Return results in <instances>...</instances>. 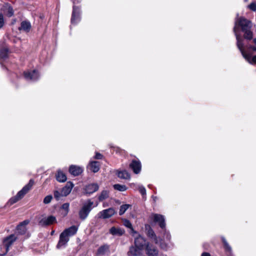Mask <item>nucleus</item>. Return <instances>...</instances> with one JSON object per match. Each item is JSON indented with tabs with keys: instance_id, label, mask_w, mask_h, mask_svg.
Listing matches in <instances>:
<instances>
[{
	"instance_id": "nucleus-30",
	"label": "nucleus",
	"mask_w": 256,
	"mask_h": 256,
	"mask_svg": "<svg viewBox=\"0 0 256 256\" xmlns=\"http://www.w3.org/2000/svg\"><path fill=\"white\" fill-rule=\"evenodd\" d=\"M69 206L70 204L68 203H64L61 206V210H62V214L66 216L68 212L69 211Z\"/></svg>"
},
{
	"instance_id": "nucleus-7",
	"label": "nucleus",
	"mask_w": 256,
	"mask_h": 256,
	"mask_svg": "<svg viewBox=\"0 0 256 256\" xmlns=\"http://www.w3.org/2000/svg\"><path fill=\"white\" fill-rule=\"evenodd\" d=\"M99 186L96 183H92L86 184L84 188V194H90L98 190Z\"/></svg>"
},
{
	"instance_id": "nucleus-29",
	"label": "nucleus",
	"mask_w": 256,
	"mask_h": 256,
	"mask_svg": "<svg viewBox=\"0 0 256 256\" xmlns=\"http://www.w3.org/2000/svg\"><path fill=\"white\" fill-rule=\"evenodd\" d=\"M109 196V191L107 190H103L100 195L98 196V198L100 201H102Z\"/></svg>"
},
{
	"instance_id": "nucleus-3",
	"label": "nucleus",
	"mask_w": 256,
	"mask_h": 256,
	"mask_svg": "<svg viewBox=\"0 0 256 256\" xmlns=\"http://www.w3.org/2000/svg\"><path fill=\"white\" fill-rule=\"evenodd\" d=\"M93 204L94 202L90 200H87L83 204L78 212L79 217L81 220H84L88 217L92 208Z\"/></svg>"
},
{
	"instance_id": "nucleus-17",
	"label": "nucleus",
	"mask_w": 256,
	"mask_h": 256,
	"mask_svg": "<svg viewBox=\"0 0 256 256\" xmlns=\"http://www.w3.org/2000/svg\"><path fill=\"white\" fill-rule=\"evenodd\" d=\"M130 166L136 174L140 173L141 170V164L139 161L133 160Z\"/></svg>"
},
{
	"instance_id": "nucleus-40",
	"label": "nucleus",
	"mask_w": 256,
	"mask_h": 256,
	"mask_svg": "<svg viewBox=\"0 0 256 256\" xmlns=\"http://www.w3.org/2000/svg\"><path fill=\"white\" fill-rule=\"evenodd\" d=\"M130 234L134 236V238L138 237V236H140V234L136 232L135 231L133 228L132 227V228H130Z\"/></svg>"
},
{
	"instance_id": "nucleus-34",
	"label": "nucleus",
	"mask_w": 256,
	"mask_h": 256,
	"mask_svg": "<svg viewBox=\"0 0 256 256\" xmlns=\"http://www.w3.org/2000/svg\"><path fill=\"white\" fill-rule=\"evenodd\" d=\"M130 206V205L128 204H124L120 206V210L119 211L120 215L123 214Z\"/></svg>"
},
{
	"instance_id": "nucleus-4",
	"label": "nucleus",
	"mask_w": 256,
	"mask_h": 256,
	"mask_svg": "<svg viewBox=\"0 0 256 256\" xmlns=\"http://www.w3.org/2000/svg\"><path fill=\"white\" fill-rule=\"evenodd\" d=\"M237 46L240 51L244 58L250 64H256V56H252L249 53L244 50V44L240 42V39L238 37Z\"/></svg>"
},
{
	"instance_id": "nucleus-41",
	"label": "nucleus",
	"mask_w": 256,
	"mask_h": 256,
	"mask_svg": "<svg viewBox=\"0 0 256 256\" xmlns=\"http://www.w3.org/2000/svg\"><path fill=\"white\" fill-rule=\"evenodd\" d=\"M248 6L250 10H254V11L256 10V4L254 2H252V3L250 4Z\"/></svg>"
},
{
	"instance_id": "nucleus-38",
	"label": "nucleus",
	"mask_w": 256,
	"mask_h": 256,
	"mask_svg": "<svg viewBox=\"0 0 256 256\" xmlns=\"http://www.w3.org/2000/svg\"><path fill=\"white\" fill-rule=\"evenodd\" d=\"M52 199V196L48 195L44 198L43 202L44 204H48L50 202Z\"/></svg>"
},
{
	"instance_id": "nucleus-26",
	"label": "nucleus",
	"mask_w": 256,
	"mask_h": 256,
	"mask_svg": "<svg viewBox=\"0 0 256 256\" xmlns=\"http://www.w3.org/2000/svg\"><path fill=\"white\" fill-rule=\"evenodd\" d=\"M56 178L58 182H66L67 179L66 174L60 170L58 171L57 174H56Z\"/></svg>"
},
{
	"instance_id": "nucleus-44",
	"label": "nucleus",
	"mask_w": 256,
	"mask_h": 256,
	"mask_svg": "<svg viewBox=\"0 0 256 256\" xmlns=\"http://www.w3.org/2000/svg\"><path fill=\"white\" fill-rule=\"evenodd\" d=\"M253 42L255 46H251L250 48H252L254 51H256V38H254L253 40Z\"/></svg>"
},
{
	"instance_id": "nucleus-13",
	"label": "nucleus",
	"mask_w": 256,
	"mask_h": 256,
	"mask_svg": "<svg viewBox=\"0 0 256 256\" xmlns=\"http://www.w3.org/2000/svg\"><path fill=\"white\" fill-rule=\"evenodd\" d=\"M83 172V168L76 165H71L69 168V172L74 176L81 174Z\"/></svg>"
},
{
	"instance_id": "nucleus-39",
	"label": "nucleus",
	"mask_w": 256,
	"mask_h": 256,
	"mask_svg": "<svg viewBox=\"0 0 256 256\" xmlns=\"http://www.w3.org/2000/svg\"><path fill=\"white\" fill-rule=\"evenodd\" d=\"M123 224L125 226L129 228H130L132 227L131 222L128 220H123Z\"/></svg>"
},
{
	"instance_id": "nucleus-15",
	"label": "nucleus",
	"mask_w": 256,
	"mask_h": 256,
	"mask_svg": "<svg viewBox=\"0 0 256 256\" xmlns=\"http://www.w3.org/2000/svg\"><path fill=\"white\" fill-rule=\"evenodd\" d=\"M68 240V238L62 232L60 236V240L56 246L57 248H60L65 246Z\"/></svg>"
},
{
	"instance_id": "nucleus-43",
	"label": "nucleus",
	"mask_w": 256,
	"mask_h": 256,
	"mask_svg": "<svg viewBox=\"0 0 256 256\" xmlns=\"http://www.w3.org/2000/svg\"><path fill=\"white\" fill-rule=\"evenodd\" d=\"M138 186H140V184H138L135 183H131L130 184V186L134 190H138Z\"/></svg>"
},
{
	"instance_id": "nucleus-33",
	"label": "nucleus",
	"mask_w": 256,
	"mask_h": 256,
	"mask_svg": "<svg viewBox=\"0 0 256 256\" xmlns=\"http://www.w3.org/2000/svg\"><path fill=\"white\" fill-rule=\"evenodd\" d=\"M108 250V246L104 245L100 246L98 250V253L99 254H103Z\"/></svg>"
},
{
	"instance_id": "nucleus-12",
	"label": "nucleus",
	"mask_w": 256,
	"mask_h": 256,
	"mask_svg": "<svg viewBox=\"0 0 256 256\" xmlns=\"http://www.w3.org/2000/svg\"><path fill=\"white\" fill-rule=\"evenodd\" d=\"M109 232L114 236H120L124 234L125 230L119 227L112 226L109 230Z\"/></svg>"
},
{
	"instance_id": "nucleus-8",
	"label": "nucleus",
	"mask_w": 256,
	"mask_h": 256,
	"mask_svg": "<svg viewBox=\"0 0 256 256\" xmlns=\"http://www.w3.org/2000/svg\"><path fill=\"white\" fill-rule=\"evenodd\" d=\"M150 218L152 220H153L154 222H158L162 228H165L166 224L164 222V216H163L158 214H152L150 216Z\"/></svg>"
},
{
	"instance_id": "nucleus-46",
	"label": "nucleus",
	"mask_w": 256,
	"mask_h": 256,
	"mask_svg": "<svg viewBox=\"0 0 256 256\" xmlns=\"http://www.w3.org/2000/svg\"><path fill=\"white\" fill-rule=\"evenodd\" d=\"M165 234H166V238L168 240H170V234H169V232H166L165 233Z\"/></svg>"
},
{
	"instance_id": "nucleus-2",
	"label": "nucleus",
	"mask_w": 256,
	"mask_h": 256,
	"mask_svg": "<svg viewBox=\"0 0 256 256\" xmlns=\"http://www.w3.org/2000/svg\"><path fill=\"white\" fill-rule=\"evenodd\" d=\"M34 184V181L30 180L29 182L25 186L22 190L18 192L16 196L12 198L8 202V204L12 205L22 199L24 196L32 188Z\"/></svg>"
},
{
	"instance_id": "nucleus-27",
	"label": "nucleus",
	"mask_w": 256,
	"mask_h": 256,
	"mask_svg": "<svg viewBox=\"0 0 256 256\" xmlns=\"http://www.w3.org/2000/svg\"><path fill=\"white\" fill-rule=\"evenodd\" d=\"M31 28V24L30 22L27 21H23L21 22L20 30H22L26 32H28Z\"/></svg>"
},
{
	"instance_id": "nucleus-35",
	"label": "nucleus",
	"mask_w": 256,
	"mask_h": 256,
	"mask_svg": "<svg viewBox=\"0 0 256 256\" xmlns=\"http://www.w3.org/2000/svg\"><path fill=\"white\" fill-rule=\"evenodd\" d=\"M138 190H139L142 196H144L146 194V190L143 186H138Z\"/></svg>"
},
{
	"instance_id": "nucleus-11",
	"label": "nucleus",
	"mask_w": 256,
	"mask_h": 256,
	"mask_svg": "<svg viewBox=\"0 0 256 256\" xmlns=\"http://www.w3.org/2000/svg\"><path fill=\"white\" fill-rule=\"evenodd\" d=\"M56 222V218L54 216H50L42 218L39 222V224L42 226H48Z\"/></svg>"
},
{
	"instance_id": "nucleus-14",
	"label": "nucleus",
	"mask_w": 256,
	"mask_h": 256,
	"mask_svg": "<svg viewBox=\"0 0 256 256\" xmlns=\"http://www.w3.org/2000/svg\"><path fill=\"white\" fill-rule=\"evenodd\" d=\"M24 76L26 80H36L39 77L38 74L36 70L32 72H26L24 73Z\"/></svg>"
},
{
	"instance_id": "nucleus-5",
	"label": "nucleus",
	"mask_w": 256,
	"mask_h": 256,
	"mask_svg": "<svg viewBox=\"0 0 256 256\" xmlns=\"http://www.w3.org/2000/svg\"><path fill=\"white\" fill-rule=\"evenodd\" d=\"M16 240V238L14 235H10L4 240L2 244L0 246V256L4 255L8 252L9 247Z\"/></svg>"
},
{
	"instance_id": "nucleus-1",
	"label": "nucleus",
	"mask_w": 256,
	"mask_h": 256,
	"mask_svg": "<svg viewBox=\"0 0 256 256\" xmlns=\"http://www.w3.org/2000/svg\"><path fill=\"white\" fill-rule=\"evenodd\" d=\"M238 26L241 28L242 30L244 32V37L246 39L250 40L252 38V32L251 31L252 24L250 20L243 17H240V18H237L235 21L234 31L236 36V40L238 41V37L240 39V42L243 44L242 39L237 32V29Z\"/></svg>"
},
{
	"instance_id": "nucleus-9",
	"label": "nucleus",
	"mask_w": 256,
	"mask_h": 256,
	"mask_svg": "<svg viewBox=\"0 0 256 256\" xmlns=\"http://www.w3.org/2000/svg\"><path fill=\"white\" fill-rule=\"evenodd\" d=\"M115 212H116L114 208H110L100 212L98 214V217L104 219L108 218L112 216Z\"/></svg>"
},
{
	"instance_id": "nucleus-23",
	"label": "nucleus",
	"mask_w": 256,
	"mask_h": 256,
	"mask_svg": "<svg viewBox=\"0 0 256 256\" xmlns=\"http://www.w3.org/2000/svg\"><path fill=\"white\" fill-rule=\"evenodd\" d=\"M79 8L75 6H74L72 17L71 20L72 23L74 24L76 22V21H78L79 20Z\"/></svg>"
},
{
	"instance_id": "nucleus-37",
	"label": "nucleus",
	"mask_w": 256,
	"mask_h": 256,
	"mask_svg": "<svg viewBox=\"0 0 256 256\" xmlns=\"http://www.w3.org/2000/svg\"><path fill=\"white\" fill-rule=\"evenodd\" d=\"M54 197L57 200H58L62 196H64L63 195H62V192H59L58 190H54Z\"/></svg>"
},
{
	"instance_id": "nucleus-21",
	"label": "nucleus",
	"mask_w": 256,
	"mask_h": 256,
	"mask_svg": "<svg viewBox=\"0 0 256 256\" xmlns=\"http://www.w3.org/2000/svg\"><path fill=\"white\" fill-rule=\"evenodd\" d=\"M4 12L8 17H11L14 14V10L11 6L8 4H5L2 8Z\"/></svg>"
},
{
	"instance_id": "nucleus-19",
	"label": "nucleus",
	"mask_w": 256,
	"mask_h": 256,
	"mask_svg": "<svg viewBox=\"0 0 256 256\" xmlns=\"http://www.w3.org/2000/svg\"><path fill=\"white\" fill-rule=\"evenodd\" d=\"M74 184L71 182H68L66 185L62 189V195L66 196H68L72 191Z\"/></svg>"
},
{
	"instance_id": "nucleus-25",
	"label": "nucleus",
	"mask_w": 256,
	"mask_h": 256,
	"mask_svg": "<svg viewBox=\"0 0 256 256\" xmlns=\"http://www.w3.org/2000/svg\"><path fill=\"white\" fill-rule=\"evenodd\" d=\"M145 244L144 239L140 235L135 238L134 240V245L136 246L140 247L141 249H142L143 246Z\"/></svg>"
},
{
	"instance_id": "nucleus-42",
	"label": "nucleus",
	"mask_w": 256,
	"mask_h": 256,
	"mask_svg": "<svg viewBox=\"0 0 256 256\" xmlns=\"http://www.w3.org/2000/svg\"><path fill=\"white\" fill-rule=\"evenodd\" d=\"M4 24V16L2 14H0V28H1Z\"/></svg>"
},
{
	"instance_id": "nucleus-10",
	"label": "nucleus",
	"mask_w": 256,
	"mask_h": 256,
	"mask_svg": "<svg viewBox=\"0 0 256 256\" xmlns=\"http://www.w3.org/2000/svg\"><path fill=\"white\" fill-rule=\"evenodd\" d=\"M145 228H146V229L148 230V232H147L148 236L150 238H153L154 241V242L156 244H160V245L162 247V248H164V245H163L162 243L160 242V240L156 237L154 232L151 228L150 226L148 225H146Z\"/></svg>"
},
{
	"instance_id": "nucleus-20",
	"label": "nucleus",
	"mask_w": 256,
	"mask_h": 256,
	"mask_svg": "<svg viewBox=\"0 0 256 256\" xmlns=\"http://www.w3.org/2000/svg\"><path fill=\"white\" fill-rule=\"evenodd\" d=\"M142 249L140 247L132 246L130 248V250L128 252V256H136L140 254L141 252Z\"/></svg>"
},
{
	"instance_id": "nucleus-6",
	"label": "nucleus",
	"mask_w": 256,
	"mask_h": 256,
	"mask_svg": "<svg viewBox=\"0 0 256 256\" xmlns=\"http://www.w3.org/2000/svg\"><path fill=\"white\" fill-rule=\"evenodd\" d=\"M145 252L148 256H158L159 251L158 248L152 244L148 243L145 246Z\"/></svg>"
},
{
	"instance_id": "nucleus-18",
	"label": "nucleus",
	"mask_w": 256,
	"mask_h": 256,
	"mask_svg": "<svg viewBox=\"0 0 256 256\" xmlns=\"http://www.w3.org/2000/svg\"><path fill=\"white\" fill-rule=\"evenodd\" d=\"M78 230V226H72L66 229L62 232V233L64 234H65L66 236H68H68H70L74 235L76 233Z\"/></svg>"
},
{
	"instance_id": "nucleus-48",
	"label": "nucleus",
	"mask_w": 256,
	"mask_h": 256,
	"mask_svg": "<svg viewBox=\"0 0 256 256\" xmlns=\"http://www.w3.org/2000/svg\"><path fill=\"white\" fill-rule=\"evenodd\" d=\"M248 0H244L245 2H248Z\"/></svg>"
},
{
	"instance_id": "nucleus-24",
	"label": "nucleus",
	"mask_w": 256,
	"mask_h": 256,
	"mask_svg": "<svg viewBox=\"0 0 256 256\" xmlns=\"http://www.w3.org/2000/svg\"><path fill=\"white\" fill-rule=\"evenodd\" d=\"M88 168L92 172H96L100 170V164L98 162H90Z\"/></svg>"
},
{
	"instance_id": "nucleus-31",
	"label": "nucleus",
	"mask_w": 256,
	"mask_h": 256,
	"mask_svg": "<svg viewBox=\"0 0 256 256\" xmlns=\"http://www.w3.org/2000/svg\"><path fill=\"white\" fill-rule=\"evenodd\" d=\"M114 188L120 192H124L127 190V187L124 184H116L114 185Z\"/></svg>"
},
{
	"instance_id": "nucleus-36",
	"label": "nucleus",
	"mask_w": 256,
	"mask_h": 256,
	"mask_svg": "<svg viewBox=\"0 0 256 256\" xmlns=\"http://www.w3.org/2000/svg\"><path fill=\"white\" fill-rule=\"evenodd\" d=\"M222 242L224 244V248H225L226 250L228 252H230L232 251L231 247L228 244L227 242L226 239L224 238H222Z\"/></svg>"
},
{
	"instance_id": "nucleus-47",
	"label": "nucleus",
	"mask_w": 256,
	"mask_h": 256,
	"mask_svg": "<svg viewBox=\"0 0 256 256\" xmlns=\"http://www.w3.org/2000/svg\"><path fill=\"white\" fill-rule=\"evenodd\" d=\"M202 256H210V255L209 253L204 252L202 254Z\"/></svg>"
},
{
	"instance_id": "nucleus-45",
	"label": "nucleus",
	"mask_w": 256,
	"mask_h": 256,
	"mask_svg": "<svg viewBox=\"0 0 256 256\" xmlns=\"http://www.w3.org/2000/svg\"><path fill=\"white\" fill-rule=\"evenodd\" d=\"M94 158L96 159H101L102 158V155L100 153H96Z\"/></svg>"
},
{
	"instance_id": "nucleus-22",
	"label": "nucleus",
	"mask_w": 256,
	"mask_h": 256,
	"mask_svg": "<svg viewBox=\"0 0 256 256\" xmlns=\"http://www.w3.org/2000/svg\"><path fill=\"white\" fill-rule=\"evenodd\" d=\"M29 223V220H25L22 222L18 226H17V232L18 233L20 234H24L26 230V226Z\"/></svg>"
},
{
	"instance_id": "nucleus-32",
	"label": "nucleus",
	"mask_w": 256,
	"mask_h": 256,
	"mask_svg": "<svg viewBox=\"0 0 256 256\" xmlns=\"http://www.w3.org/2000/svg\"><path fill=\"white\" fill-rule=\"evenodd\" d=\"M7 49L2 46L0 44V58H4L7 56Z\"/></svg>"
},
{
	"instance_id": "nucleus-28",
	"label": "nucleus",
	"mask_w": 256,
	"mask_h": 256,
	"mask_svg": "<svg viewBox=\"0 0 256 256\" xmlns=\"http://www.w3.org/2000/svg\"><path fill=\"white\" fill-rule=\"evenodd\" d=\"M117 175L119 178L122 179H130V174L126 170L118 171Z\"/></svg>"
},
{
	"instance_id": "nucleus-16",
	"label": "nucleus",
	"mask_w": 256,
	"mask_h": 256,
	"mask_svg": "<svg viewBox=\"0 0 256 256\" xmlns=\"http://www.w3.org/2000/svg\"><path fill=\"white\" fill-rule=\"evenodd\" d=\"M68 240V238L62 232L60 236V240L56 246L57 248H60L65 246Z\"/></svg>"
}]
</instances>
